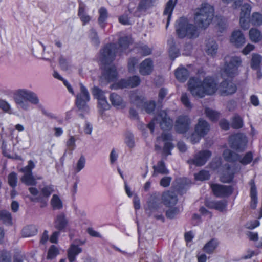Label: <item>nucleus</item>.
I'll return each instance as SVG.
<instances>
[{
	"mask_svg": "<svg viewBox=\"0 0 262 262\" xmlns=\"http://www.w3.org/2000/svg\"><path fill=\"white\" fill-rule=\"evenodd\" d=\"M187 85L188 89L192 95L200 98H203L206 95H212L217 90L222 96L232 95L237 90V85L233 82L232 80L228 78L224 79L217 86L215 79L210 76L204 77L203 80L198 77H191Z\"/></svg>",
	"mask_w": 262,
	"mask_h": 262,
	"instance_id": "f257e3e1",
	"label": "nucleus"
},
{
	"mask_svg": "<svg viewBox=\"0 0 262 262\" xmlns=\"http://www.w3.org/2000/svg\"><path fill=\"white\" fill-rule=\"evenodd\" d=\"M98 13V23L101 28L104 29L106 27V21L108 17L107 9L104 7H101L99 9Z\"/></svg>",
	"mask_w": 262,
	"mask_h": 262,
	"instance_id": "a878e982",
	"label": "nucleus"
},
{
	"mask_svg": "<svg viewBox=\"0 0 262 262\" xmlns=\"http://www.w3.org/2000/svg\"><path fill=\"white\" fill-rule=\"evenodd\" d=\"M230 41L235 47L239 48L245 44L246 39L243 32L239 30H236L232 32Z\"/></svg>",
	"mask_w": 262,
	"mask_h": 262,
	"instance_id": "dca6fc26",
	"label": "nucleus"
},
{
	"mask_svg": "<svg viewBox=\"0 0 262 262\" xmlns=\"http://www.w3.org/2000/svg\"><path fill=\"white\" fill-rule=\"evenodd\" d=\"M227 207V202L223 201H216L214 209L223 212L226 210Z\"/></svg>",
	"mask_w": 262,
	"mask_h": 262,
	"instance_id": "5fc2aeb1",
	"label": "nucleus"
},
{
	"mask_svg": "<svg viewBox=\"0 0 262 262\" xmlns=\"http://www.w3.org/2000/svg\"><path fill=\"white\" fill-rule=\"evenodd\" d=\"M221 128L223 130H228L230 129V123L226 119H222L219 122Z\"/></svg>",
	"mask_w": 262,
	"mask_h": 262,
	"instance_id": "0e129e2a",
	"label": "nucleus"
},
{
	"mask_svg": "<svg viewBox=\"0 0 262 262\" xmlns=\"http://www.w3.org/2000/svg\"><path fill=\"white\" fill-rule=\"evenodd\" d=\"M210 130V125L209 123L203 119H199L197 124L194 127V133L201 137H204Z\"/></svg>",
	"mask_w": 262,
	"mask_h": 262,
	"instance_id": "2eb2a0df",
	"label": "nucleus"
},
{
	"mask_svg": "<svg viewBox=\"0 0 262 262\" xmlns=\"http://www.w3.org/2000/svg\"><path fill=\"white\" fill-rule=\"evenodd\" d=\"M249 185H250V196L251 198L250 206L251 209H255L258 203L257 191L256 186L253 179H251L250 180L249 182Z\"/></svg>",
	"mask_w": 262,
	"mask_h": 262,
	"instance_id": "4be33fe9",
	"label": "nucleus"
},
{
	"mask_svg": "<svg viewBox=\"0 0 262 262\" xmlns=\"http://www.w3.org/2000/svg\"><path fill=\"white\" fill-rule=\"evenodd\" d=\"M249 38L251 41L257 43L259 42L262 38L260 31L256 28H251L249 30Z\"/></svg>",
	"mask_w": 262,
	"mask_h": 262,
	"instance_id": "72a5a7b5",
	"label": "nucleus"
},
{
	"mask_svg": "<svg viewBox=\"0 0 262 262\" xmlns=\"http://www.w3.org/2000/svg\"><path fill=\"white\" fill-rule=\"evenodd\" d=\"M225 167L227 172L223 173L221 176L220 181L224 183H230L234 179L235 172L232 170L231 171V167L229 164H225Z\"/></svg>",
	"mask_w": 262,
	"mask_h": 262,
	"instance_id": "c756f323",
	"label": "nucleus"
},
{
	"mask_svg": "<svg viewBox=\"0 0 262 262\" xmlns=\"http://www.w3.org/2000/svg\"><path fill=\"white\" fill-rule=\"evenodd\" d=\"M89 38L91 41L96 45H98L100 43L97 32L94 28H92L90 30Z\"/></svg>",
	"mask_w": 262,
	"mask_h": 262,
	"instance_id": "8fccbe9b",
	"label": "nucleus"
},
{
	"mask_svg": "<svg viewBox=\"0 0 262 262\" xmlns=\"http://www.w3.org/2000/svg\"><path fill=\"white\" fill-rule=\"evenodd\" d=\"M155 0H140L135 15L140 17L141 13L146 12L154 5Z\"/></svg>",
	"mask_w": 262,
	"mask_h": 262,
	"instance_id": "6ab92c4d",
	"label": "nucleus"
},
{
	"mask_svg": "<svg viewBox=\"0 0 262 262\" xmlns=\"http://www.w3.org/2000/svg\"><path fill=\"white\" fill-rule=\"evenodd\" d=\"M0 108L5 112H8L10 110L11 107L10 104L7 101L1 100Z\"/></svg>",
	"mask_w": 262,
	"mask_h": 262,
	"instance_id": "774afa93",
	"label": "nucleus"
},
{
	"mask_svg": "<svg viewBox=\"0 0 262 262\" xmlns=\"http://www.w3.org/2000/svg\"><path fill=\"white\" fill-rule=\"evenodd\" d=\"M68 223L66 214L64 212H61L55 219V228L59 231H64L68 225Z\"/></svg>",
	"mask_w": 262,
	"mask_h": 262,
	"instance_id": "a211bd4d",
	"label": "nucleus"
},
{
	"mask_svg": "<svg viewBox=\"0 0 262 262\" xmlns=\"http://www.w3.org/2000/svg\"><path fill=\"white\" fill-rule=\"evenodd\" d=\"M158 117L161 118L159 122L160 126L161 129L164 130H170L172 126L173 121L165 113H160L158 114Z\"/></svg>",
	"mask_w": 262,
	"mask_h": 262,
	"instance_id": "412c9836",
	"label": "nucleus"
},
{
	"mask_svg": "<svg viewBox=\"0 0 262 262\" xmlns=\"http://www.w3.org/2000/svg\"><path fill=\"white\" fill-rule=\"evenodd\" d=\"M138 61V59L136 57H132L129 59L127 67L129 72L133 73L135 71Z\"/></svg>",
	"mask_w": 262,
	"mask_h": 262,
	"instance_id": "09e8293b",
	"label": "nucleus"
},
{
	"mask_svg": "<svg viewBox=\"0 0 262 262\" xmlns=\"http://www.w3.org/2000/svg\"><path fill=\"white\" fill-rule=\"evenodd\" d=\"M223 156L226 162L233 163L238 161L240 158L239 154L229 149H226L224 150Z\"/></svg>",
	"mask_w": 262,
	"mask_h": 262,
	"instance_id": "bb28decb",
	"label": "nucleus"
},
{
	"mask_svg": "<svg viewBox=\"0 0 262 262\" xmlns=\"http://www.w3.org/2000/svg\"><path fill=\"white\" fill-rule=\"evenodd\" d=\"M244 126L242 118L238 114L234 115L232 119L231 127L235 129L242 128Z\"/></svg>",
	"mask_w": 262,
	"mask_h": 262,
	"instance_id": "e433bc0d",
	"label": "nucleus"
},
{
	"mask_svg": "<svg viewBox=\"0 0 262 262\" xmlns=\"http://www.w3.org/2000/svg\"><path fill=\"white\" fill-rule=\"evenodd\" d=\"M210 188L214 196L217 198H226L231 195L233 192L232 186H227L214 183L210 185Z\"/></svg>",
	"mask_w": 262,
	"mask_h": 262,
	"instance_id": "1a4fd4ad",
	"label": "nucleus"
},
{
	"mask_svg": "<svg viewBox=\"0 0 262 262\" xmlns=\"http://www.w3.org/2000/svg\"><path fill=\"white\" fill-rule=\"evenodd\" d=\"M51 204L53 210H60L63 207L62 201L56 194H54L53 195L51 200Z\"/></svg>",
	"mask_w": 262,
	"mask_h": 262,
	"instance_id": "58836bf2",
	"label": "nucleus"
},
{
	"mask_svg": "<svg viewBox=\"0 0 262 262\" xmlns=\"http://www.w3.org/2000/svg\"><path fill=\"white\" fill-rule=\"evenodd\" d=\"M129 98L131 104H135L137 107H141L145 98L144 97L138 95L136 92H131L129 94Z\"/></svg>",
	"mask_w": 262,
	"mask_h": 262,
	"instance_id": "c85d7f7f",
	"label": "nucleus"
},
{
	"mask_svg": "<svg viewBox=\"0 0 262 262\" xmlns=\"http://www.w3.org/2000/svg\"><path fill=\"white\" fill-rule=\"evenodd\" d=\"M148 209L151 211L157 210L159 208V203L155 200H150L147 202Z\"/></svg>",
	"mask_w": 262,
	"mask_h": 262,
	"instance_id": "052dcab7",
	"label": "nucleus"
},
{
	"mask_svg": "<svg viewBox=\"0 0 262 262\" xmlns=\"http://www.w3.org/2000/svg\"><path fill=\"white\" fill-rule=\"evenodd\" d=\"M212 153L209 150H203L196 154L193 159H189L188 163L197 166L204 165L211 156Z\"/></svg>",
	"mask_w": 262,
	"mask_h": 262,
	"instance_id": "ddd939ff",
	"label": "nucleus"
},
{
	"mask_svg": "<svg viewBox=\"0 0 262 262\" xmlns=\"http://www.w3.org/2000/svg\"><path fill=\"white\" fill-rule=\"evenodd\" d=\"M174 148L173 144L171 142H166L163 146V152L166 155H171V150Z\"/></svg>",
	"mask_w": 262,
	"mask_h": 262,
	"instance_id": "4d7b16f0",
	"label": "nucleus"
},
{
	"mask_svg": "<svg viewBox=\"0 0 262 262\" xmlns=\"http://www.w3.org/2000/svg\"><path fill=\"white\" fill-rule=\"evenodd\" d=\"M168 45L169 46L168 54L169 57L172 61H174L177 57L180 56V50L176 47L173 38L168 40Z\"/></svg>",
	"mask_w": 262,
	"mask_h": 262,
	"instance_id": "cd10ccee",
	"label": "nucleus"
},
{
	"mask_svg": "<svg viewBox=\"0 0 262 262\" xmlns=\"http://www.w3.org/2000/svg\"><path fill=\"white\" fill-rule=\"evenodd\" d=\"M141 83V79L139 76L134 75L127 79L122 78L118 81L111 85L112 90L122 89L124 88H134L138 86Z\"/></svg>",
	"mask_w": 262,
	"mask_h": 262,
	"instance_id": "0eeeda50",
	"label": "nucleus"
},
{
	"mask_svg": "<svg viewBox=\"0 0 262 262\" xmlns=\"http://www.w3.org/2000/svg\"><path fill=\"white\" fill-rule=\"evenodd\" d=\"M140 73L143 76L150 75L154 70V62L151 58H146L139 67Z\"/></svg>",
	"mask_w": 262,
	"mask_h": 262,
	"instance_id": "f3484780",
	"label": "nucleus"
},
{
	"mask_svg": "<svg viewBox=\"0 0 262 262\" xmlns=\"http://www.w3.org/2000/svg\"><path fill=\"white\" fill-rule=\"evenodd\" d=\"M262 61L261 56L257 54H254L252 55L251 61V67L253 70H257L260 68V63Z\"/></svg>",
	"mask_w": 262,
	"mask_h": 262,
	"instance_id": "ea45409f",
	"label": "nucleus"
},
{
	"mask_svg": "<svg viewBox=\"0 0 262 262\" xmlns=\"http://www.w3.org/2000/svg\"><path fill=\"white\" fill-rule=\"evenodd\" d=\"M206 53L208 55L214 56L218 49V45L215 41L211 40L206 44Z\"/></svg>",
	"mask_w": 262,
	"mask_h": 262,
	"instance_id": "c9c22d12",
	"label": "nucleus"
},
{
	"mask_svg": "<svg viewBox=\"0 0 262 262\" xmlns=\"http://www.w3.org/2000/svg\"><path fill=\"white\" fill-rule=\"evenodd\" d=\"M214 16V8L208 3H203L194 14L195 24L189 22L187 18L182 16L176 22L175 31L180 39H195L199 35L198 29H205L212 22Z\"/></svg>",
	"mask_w": 262,
	"mask_h": 262,
	"instance_id": "f03ea898",
	"label": "nucleus"
},
{
	"mask_svg": "<svg viewBox=\"0 0 262 262\" xmlns=\"http://www.w3.org/2000/svg\"><path fill=\"white\" fill-rule=\"evenodd\" d=\"M92 93L94 97L98 101L106 98L104 92L98 86H94L92 89Z\"/></svg>",
	"mask_w": 262,
	"mask_h": 262,
	"instance_id": "a18cd8bd",
	"label": "nucleus"
},
{
	"mask_svg": "<svg viewBox=\"0 0 262 262\" xmlns=\"http://www.w3.org/2000/svg\"><path fill=\"white\" fill-rule=\"evenodd\" d=\"M17 180V174L15 172L12 171L8 174V183L12 188H15L16 187Z\"/></svg>",
	"mask_w": 262,
	"mask_h": 262,
	"instance_id": "37998d69",
	"label": "nucleus"
},
{
	"mask_svg": "<svg viewBox=\"0 0 262 262\" xmlns=\"http://www.w3.org/2000/svg\"><path fill=\"white\" fill-rule=\"evenodd\" d=\"M242 66V60L239 57H232L229 61L225 62L222 71L223 75L227 78L233 80L239 73V68Z\"/></svg>",
	"mask_w": 262,
	"mask_h": 262,
	"instance_id": "423d86ee",
	"label": "nucleus"
},
{
	"mask_svg": "<svg viewBox=\"0 0 262 262\" xmlns=\"http://www.w3.org/2000/svg\"><path fill=\"white\" fill-rule=\"evenodd\" d=\"M81 252L82 249L79 246L71 244L67 251L68 258L69 262H74L76 260V256Z\"/></svg>",
	"mask_w": 262,
	"mask_h": 262,
	"instance_id": "b1692460",
	"label": "nucleus"
},
{
	"mask_svg": "<svg viewBox=\"0 0 262 262\" xmlns=\"http://www.w3.org/2000/svg\"><path fill=\"white\" fill-rule=\"evenodd\" d=\"M177 2L178 0H169L166 4L165 7L163 12V15L167 16L166 26V28H167L169 25L172 14Z\"/></svg>",
	"mask_w": 262,
	"mask_h": 262,
	"instance_id": "5701e85b",
	"label": "nucleus"
},
{
	"mask_svg": "<svg viewBox=\"0 0 262 262\" xmlns=\"http://www.w3.org/2000/svg\"><path fill=\"white\" fill-rule=\"evenodd\" d=\"M85 158L83 155H82V156H81V157H80L79 159L78 160V161L77 162L76 168V171L79 172L81 169H82L85 166Z\"/></svg>",
	"mask_w": 262,
	"mask_h": 262,
	"instance_id": "680f3d73",
	"label": "nucleus"
},
{
	"mask_svg": "<svg viewBox=\"0 0 262 262\" xmlns=\"http://www.w3.org/2000/svg\"><path fill=\"white\" fill-rule=\"evenodd\" d=\"M167 94V89L164 88H162L160 89L158 94V100L159 103H162L164 99Z\"/></svg>",
	"mask_w": 262,
	"mask_h": 262,
	"instance_id": "e2e57ef3",
	"label": "nucleus"
},
{
	"mask_svg": "<svg viewBox=\"0 0 262 262\" xmlns=\"http://www.w3.org/2000/svg\"><path fill=\"white\" fill-rule=\"evenodd\" d=\"M109 99L112 105L117 108L123 109L126 106V103L123 100L122 97L116 93H111Z\"/></svg>",
	"mask_w": 262,
	"mask_h": 262,
	"instance_id": "aec40b11",
	"label": "nucleus"
},
{
	"mask_svg": "<svg viewBox=\"0 0 262 262\" xmlns=\"http://www.w3.org/2000/svg\"><path fill=\"white\" fill-rule=\"evenodd\" d=\"M219 245L217 240L215 238H212L205 244L203 248V250L205 253L211 254L217 248Z\"/></svg>",
	"mask_w": 262,
	"mask_h": 262,
	"instance_id": "7c9ffc66",
	"label": "nucleus"
},
{
	"mask_svg": "<svg viewBox=\"0 0 262 262\" xmlns=\"http://www.w3.org/2000/svg\"><path fill=\"white\" fill-rule=\"evenodd\" d=\"M14 99L19 107L25 110L29 108V102L33 104H37L39 103V99L36 94L25 89L17 90L14 94Z\"/></svg>",
	"mask_w": 262,
	"mask_h": 262,
	"instance_id": "20e7f679",
	"label": "nucleus"
},
{
	"mask_svg": "<svg viewBox=\"0 0 262 262\" xmlns=\"http://www.w3.org/2000/svg\"><path fill=\"white\" fill-rule=\"evenodd\" d=\"M161 200L166 207L170 208L166 211V216L170 219L174 218L180 212L178 207H173L177 204L178 201L177 195L175 192L170 190L164 191L161 195Z\"/></svg>",
	"mask_w": 262,
	"mask_h": 262,
	"instance_id": "39448f33",
	"label": "nucleus"
},
{
	"mask_svg": "<svg viewBox=\"0 0 262 262\" xmlns=\"http://www.w3.org/2000/svg\"><path fill=\"white\" fill-rule=\"evenodd\" d=\"M118 43V48L116 43H108L100 50V61L102 63L101 74L104 79L108 82L115 81L118 76L116 66H108L115 60L117 51L120 53L124 52L132 43V40L128 36H122L119 38Z\"/></svg>",
	"mask_w": 262,
	"mask_h": 262,
	"instance_id": "7ed1b4c3",
	"label": "nucleus"
},
{
	"mask_svg": "<svg viewBox=\"0 0 262 262\" xmlns=\"http://www.w3.org/2000/svg\"><path fill=\"white\" fill-rule=\"evenodd\" d=\"M250 23L253 26H260L262 25V14L259 12H254L250 17Z\"/></svg>",
	"mask_w": 262,
	"mask_h": 262,
	"instance_id": "a19ab883",
	"label": "nucleus"
},
{
	"mask_svg": "<svg viewBox=\"0 0 262 262\" xmlns=\"http://www.w3.org/2000/svg\"><path fill=\"white\" fill-rule=\"evenodd\" d=\"M0 220L2 221L4 224L8 226H12L13 224L11 214L6 210L0 211Z\"/></svg>",
	"mask_w": 262,
	"mask_h": 262,
	"instance_id": "473e14b6",
	"label": "nucleus"
},
{
	"mask_svg": "<svg viewBox=\"0 0 262 262\" xmlns=\"http://www.w3.org/2000/svg\"><path fill=\"white\" fill-rule=\"evenodd\" d=\"M253 155L251 151L246 152L242 159H239V162L244 165H246L250 164L253 160Z\"/></svg>",
	"mask_w": 262,
	"mask_h": 262,
	"instance_id": "de8ad7c7",
	"label": "nucleus"
},
{
	"mask_svg": "<svg viewBox=\"0 0 262 262\" xmlns=\"http://www.w3.org/2000/svg\"><path fill=\"white\" fill-rule=\"evenodd\" d=\"M237 107V102L234 99L230 100L227 102V108L229 111H234Z\"/></svg>",
	"mask_w": 262,
	"mask_h": 262,
	"instance_id": "338daca9",
	"label": "nucleus"
},
{
	"mask_svg": "<svg viewBox=\"0 0 262 262\" xmlns=\"http://www.w3.org/2000/svg\"><path fill=\"white\" fill-rule=\"evenodd\" d=\"M40 194L34 199H31L33 202H38L41 204V207H43L47 205L48 199L54 191V187L52 185H45L40 189Z\"/></svg>",
	"mask_w": 262,
	"mask_h": 262,
	"instance_id": "f8f14e48",
	"label": "nucleus"
},
{
	"mask_svg": "<svg viewBox=\"0 0 262 262\" xmlns=\"http://www.w3.org/2000/svg\"><path fill=\"white\" fill-rule=\"evenodd\" d=\"M229 143L231 148L237 151L242 152L246 148L247 140L243 134L237 133L230 137Z\"/></svg>",
	"mask_w": 262,
	"mask_h": 262,
	"instance_id": "6e6552de",
	"label": "nucleus"
},
{
	"mask_svg": "<svg viewBox=\"0 0 262 262\" xmlns=\"http://www.w3.org/2000/svg\"><path fill=\"white\" fill-rule=\"evenodd\" d=\"M176 79L180 82H185L188 78L190 73L187 69L185 67L178 68L174 72Z\"/></svg>",
	"mask_w": 262,
	"mask_h": 262,
	"instance_id": "393cba45",
	"label": "nucleus"
},
{
	"mask_svg": "<svg viewBox=\"0 0 262 262\" xmlns=\"http://www.w3.org/2000/svg\"><path fill=\"white\" fill-rule=\"evenodd\" d=\"M90 100L89 93L86 88L80 84V93L77 95L76 104L79 109H83L86 106V103Z\"/></svg>",
	"mask_w": 262,
	"mask_h": 262,
	"instance_id": "4468645a",
	"label": "nucleus"
},
{
	"mask_svg": "<svg viewBox=\"0 0 262 262\" xmlns=\"http://www.w3.org/2000/svg\"><path fill=\"white\" fill-rule=\"evenodd\" d=\"M205 113L209 119L212 122L217 121L220 117V113L218 112L209 107L205 109Z\"/></svg>",
	"mask_w": 262,
	"mask_h": 262,
	"instance_id": "4c0bfd02",
	"label": "nucleus"
},
{
	"mask_svg": "<svg viewBox=\"0 0 262 262\" xmlns=\"http://www.w3.org/2000/svg\"><path fill=\"white\" fill-rule=\"evenodd\" d=\"M21 181L27 186H35L37 183L32 173H25L21 178Z\"/></svg>",
	"mask_w": 262,
	"mask_h": 262,
	"instance_id": "f704fd0d",
	"label": "nucleus"
},
{
	"mask_svg": "<svg viewBox=\"0 0 262 262\" xmlns=\"http://www.w3.org/2000/svg\"><path fill=\"white\" fill-rule=\"evenodd\" d=\"M251 11V7L249 4L246 3L242 6L240 13L239 24L241 28L244 30H247L250 27Z\"/></svg>",
	"mask_w": 262,
	"mask_h": 262,
	"instance_id": "9b49d317",
	"label": "nucleus"
},
{
	"mask_svg": "<svg viewBox=\"0 0 262 262\" xmlns=\"http://www.w3.org/2000/svg\"><path fill=\"white\" fill-rule=\"evenodd\" d=\"M125 143L129 148H133L135 146L134 137L132 133H128L126 134Z\"/></svg>",
	"mask_w": 262,
	"mask_h": 262,
	"instance_id": "864d4df0",
	"label": "nucleus"
},
{
	"mask_svg": "<svg viewBox=\"0 0 262 262\" xmlns=\"http://www.w3.org/2000/svg\"><path fill=\"white\" fill-rule=\"evenodd\" d=\"M59 254L58 248L54 245H51L48 250L47 258L52 259L54 258Z\"/></svg>",
	"mask_w": 262,
	"mask_h": 262,
	"instance_id": "3c124183",
	"label": "nucleus"
},
{
	"mask_svg": "<svg viewBox=\"0 0 262 262\" xmlns=\"http://www.w3.org/2000/svg\"><path fill=\"white\" fill-rule=\"evenodd\" d=\"M223 3L225 4H229L233 2L232 7L234 9L239 8L243 4V0H222Z\"/></svg>",
	"mask_w": 262,
	"mask_h": 262,
	"instance_id": "13d9d810",
	"label": "nucleus"
},
{
	"mask_svg": "<svg viewBox=\"0 0 262 262\" xmlns=\"http://www.w3.org/2000/svg\"><path fill=\"white\" fill-rule=\"evenodd\" d=\"M110 107L106 98L98 101V107L102 111L109 109Z\"/></svg>",
	"mask_w": 262,
	"mask_h": 262,
	"instance_id": "6e6d98bb",
	"label": "nucleus"
},
{
	"mask_svg": "<svg viewBox=\"0 0 262 262\" xmlns=\"http://www.w3.org/2000/svg\"><path fill=\"white\" fill-rule=\"evenodd\" d=\"M210 175L208 171L201 170L194 174L195 179L199 181L207 180L210 179Z\"/></svg>",
	"mask_w": 262,
	"mask_h": 262,
	"instance_id": "49530a36",
	"label": "nucleus"
},
{
	"mask_svg": "<svg viewBox=\"0 0 262 262\" xmlns=\"http://www.w3.org/2000/svg\"><path fill=\"white\" fill-rule=\"evenodd\" d=\"M191 123V120L188 115H180L175 122V130L178 133L185 134L189 130Z\"/></svg>",
	"mask_w": 262,
	"mask_h": 262,
	"instance_id": "9d476101",
	"label": "nucleus"
},
{
	"mask_svg": "<svg viewBox=\"0 0 262 262\" xmlns=\"http://www.w3.org/2000/svg\"><path fill=\"white\" fill-rule=\"evenodd\" d=\"M137 53L142 56H147L152 53V49L149 48L147 45L143 43L139 44L136 46Z\"/></svg>",
	"mask_w": 262,
	"mask_h": 262,
	"instance_id": "2f4dec72",
	"label": "nucleus"
},
{
	"mask_svg": "<svg viewBox=\"0 0 262 262\" xmlns=\"http://www.w3.org/2000/svg\"><path fill=\"white\" fill-rule=\"evenodd\" d=\"M153 168L155 172L161 174H167V170L165 164L163 160H161L157 163V166H154Z\"/></svg>",
	"mask_w": 262,
	"mask_h": 262,
	"instance_id": "79ce46f5",
	"label": "nucleus"
},
{
	"mask_svg": "<svg viewBox=\"0 0 262 262\" xmlns=\"http://www.w3.org/2000/svg\"><path fill=\"white\" fill-rule=\"evenodd\" d=\"M156 104L155 101L150 100L144 102L142 107H143L145 112L148 114H151L155 110Z\"/></svg>",
	"mask_w": 262,
	"mask_h": 262,
	"instance_id": "c03bdc74",
	"label": "nucleus"
},
{
	"mask_svg": "<svg viewBox=\"0 0 262 262\" xmlns=\"http://www.w3.org/2000/svg\"><path fill=\"white\" fill-rule=\"evenodd\" d=\"M181 101L182 104L187 108H191L192 104L186 93L183 94L181 97Z\"/></svg>",
	"mask_w": 262,
	"mask_h": 262,
	"instance_id": "bf43d9fd",
	"label": "nucleus"
},
{
	"mask_svg": "<svg viewBox=\"0 0 262 262\" xmlns=\"http://www.w3.org/2000/svg\"><path fill=\"white\" fill-rule=\"evenodd\" d=\"M171 178L170 177H164L160 181V186L163 187H168L171 183Z\"/></svg>",
	"mask_w": 262,
	"mask_h": 262,
	"instance_id": "69168bd1",
	"label": "nucleus"
},
{
	"mask_svg": "<svg viewBox=\"0 0 262 262\" xmlns=\"http://www.w3.org/2000/svg\"><path fill=\"white\" fill-rule=\"evenodd\" d=\"M76 140L73 136H71L69 139L66 142V146L69 150L70 151L71 154L76 148Z\"/></svg>",
	"mask_w": 262,
	"mask_h": 262,
	"instance_id": "603ef678",
	"label": "nucleus"
}]
</instances>
